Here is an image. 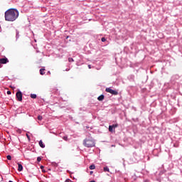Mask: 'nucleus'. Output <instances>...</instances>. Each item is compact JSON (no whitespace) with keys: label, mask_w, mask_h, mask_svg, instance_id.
Wrapping results in <instances>:
<instances>
[{"label":"nucleus","mask_w":182,"mask_h":182,"mask_svg":"<svg viewBox=\"0 0 182 182\" xmlns=\"http://www.w3.org/2000/svg\"><path fill=\"white\" fill-rule=\"evenodd\" d=\"M5 19L8 22H14L19 18V11L16 9H9L4 14Z\"/></svg>","instance_id":"obj_1"},{"label":"nucleus","mask_w":182,"mask_h":182,"mask_svg":"<svg viewBox=\"0 0 182 182\" xmlns=\"http://www.w3.org/2000/svg\"><path fill=\"white\" fill-rule=\"evenodd\" d=\"M83 145L85 146V147L92 148V147H95V146L96 145V143H95L94 139H85L83 141Z\"/></svg>","instance_id":"obj_2"},{"label":"nucleus","mask_w":182,"mask_h":182,"mask_svg":"<svg viewBox=\"0 0 182 182\" xmlns=\"http://www.w3.org/2000/svg\"><path fill=\"white\" fill-rule=\"evenodd\" d=\"M16 97L18 102H22V92H21V90L16 92Z\"/></svg>","instance_id":"obj_3"},{"label":"nucleus","mask_w":182,"mask_h":182,"mask_svg":"<svg viewBox=\"0 0 182 182\" xmlns=\"http://www.w3.org/2000/svg\"><path fill=\"white\" fill-rule=\"evenodd\" d=\"M8 62H9V60L6 58H0V64L5 65L8 63Z\"/></svg>","instance_id":"obj_4"},{"label":"nucleus","mask_w":182,"mask_h":182,"mask_svg":"<svg viewBox=\"0 0 182 182\" xmlns=\"http://www.w3.org/2000/svg\"><path fill=\"white\" fill-rule=\"evenodd\" d=\"M18 164V171H23V166H22V164L21 163H17Z\"/></svg>","instance_id":"obj_5"},{"label":"nucleus","mask_w":182,"mask_h":182,"mask_svg":"<svg viewBox=\"0 0 182 182\" xmlns=\"http://www.w3.org/2000/svg\"><path fill=\"white\" fill-rule=\"evenodd\" d=\"M38 144L41 149H45V144H43V141L42 140H40L38 142Z\"/></svg>","instance_id":"obj_6"},{"label":"nucleus","mask_w":182,"mask_h":182,"mask_svg":"<svg viewBox=\"0 0 182 182\" xmlns=\"http://www.w3.org/2000/svg\"><path fill=\"white\" fill-rule=\"evenodd\" d=\"M104 99H105L104 95H101L97 97V100H99V102H102V100H103Z\"/></svg>","instance_id":"obj_7"},{"label":"nucleus","mask_w":182,"mask_h":182,"mask_svg":"<svg viewBox=\"0 0 182 182\" xmlns=\"http://www.w3.org/2000/svg\"><path fill=\"white\" fill-rule=\"evenodd\" d=\"M111 95H114V96H117V95H119V92H117V90H112Z\"/></svg>","instance_id":"obj_8"},{"label":"nucleus","mask_w":182,"mask_h":182,"mask_svg":"<svg viewBox=\"0 0 182 182\" xmlns=\"http://www.w3.org/2000/svg\"><path fill=\"white\" fill-rule=\"evenodd\" d=\"M19 39V31L18 30L16 31V40L18 41Z\"/></svg>","instance_id":"obj_9"},{"label":"nucleus","mask_w":182,"mask_h":182,"mask_svg":"<svg viewBox=\"0 0 182 182\" xmlns=\"http://www.w3.org/2000/svg\"><path fill=\"white\" fill-rule=\"evenodd\" d=\"M112 90H113L112 88L107 87V88H106L105 92H107V93H111L112 94Z\"/></svg>","instance_id":"obj_10"},{"label":"nucleus","mask_w":182,"mask_h":182,"mask_svg":"<svg viewBox=\"0 0 182 182\" xmlns=\"http://www.w3.org/2000/svg\"><path fill=\"white\" fill-rule=\"evenodd\" d=\"M40 75H45V68H41L40 69Z\"/></svg>","instance_id":"obj_11"},{"label":"nucleus","mask_w":182,"mask_h":182,"mask_svg":"<svg viewBox=\"0 0 182 182\" xmlns=\"http://www.w3.org/2000/svg\"><path fill=\"white\" fill-rule=\"evenodd\" d=\"M30 97H31V99H36L38 96L36 95V94H31Z\"/></svg>","instance_id":"obj_12"},{"label":"nucleus","mask_w":182,"mask_h":182,"mask_svg":"<svg viewBox=\"0 0 182 182\" xmlns=\"http://www.w3.org/2000/svg\"><path fill=\"white\" fill-rule=\"evenodd\" d=\"M113 126L112 125H109V132H110L111 133H113Z\"/></svg>","instance_id":"obj_13"},{"label":"nucleus","mask_w":182,"mask_h":182,"mask_svg":"<svg viewBox=\"0 0 182 182\" xmlns=\"http://www.w3.org/2000/svg\"><path fill=\"white\" fill-rule=\"evenodd\" d=\"M89 168L90 170H95V168H96V166H95V164H92L90 166Z\"/></svg>","instance_id":"obj_14"},{"label":"nucleus","mask_w":182,"mask_h":182,"mask_svg":"<svg viewBox=\"0 0 182 182\" xmlns=\"http://www.w3.org/2000/svg\"><path fill=\"white\" fill-rule=\"evenodd\" d=\"M104 171H107L108 173H109V171H110V170L109 169V167H107V166H105V167H104Z\"/></svg>","instance_id":"obj_15"},{"label":"nucleus","mask_w":182,"mask_h":182,"mask_svg":"<svg viewBox=\"0 0 182 182\" xmlns=\"http://www.w3.org/2000/svg\"><path fill=\"white\" fill-rule=\"evenodd\" d=\"M129 80H134V75H129Z\"/></svg>","instance_id":"obj_16"},{"label":"nucleus","mask_w":182,"mask_h":182,"mask_svg":"<svg viewBox=\"0 0 182 182\" xmlns=\"http://www.w3.org/2000/svg\"><path fill=\"white\" fill-rule=\"evenodd\" d=\"M41 160H42V157H41V156H38V157H37V161H38V163L41 162Z\"/></svg>","instance_id":"obj_17"},{"label":"nucleus","mask_w":182,"mask_h":182,"mask_svg":"<svg viewBox=\"0 0 182 182\" xmlns=\"http://www.w3.org/2000/svg\"><path fill=\"white\" fill-rule=\"evenodd\" d=\"M6 159L7 160H12V156H11V155H7Z\"/></svg>","instance_id":"obj_18"},{"label":"nucleus","mask_w":182,"mask_h":182,"mask_svg":"<svg viewBox=\"0 0 182 182\" xmlns=\"http://www.w3.org/2000/svg\"><path fill=\"white\" fill-rule=\"evenodd\" d=\"M68 62H75V60L72 58H68Z\"/></svg>","instance_id":"obj_19"},{"label":"nucleus","mask_w":182,"mask_h":182,"mask_svg":"<svg viewBox=\"0 0 182 182\" xmlns=\"http://www.w3.org/2000/svg\"><path fill=\"white\" fill-rule=\"evenodd\" d=\"M101 41H102V42H106V38L102 37V38H101Z\"/></svg>","instance_id":"obj_20"},{"label":"nucleus","mask_w":182,"mask_h":182,"mask_svg":"<svg viewBox=\"0 0 182 182\" xmlns=\"http://www.w3.org/2000/svg\"><path fill=\"white\" fill-rule=\"evenodd\" d=\"M43 117L41 115L38 116V120H42Z\"/></svg>","instance_id":"obj_21"},{"label":"nucleus","mask_w":182,"mask_h":182,"mask_svg":"<svg viewBox=\"0 0 182 182\" xmlns=\"http://www.w3.org/2000/svg\"><path fill=\"white\" fill-rule=\"evenodd\" d=\"M26 137L28 141H31V136H29V134H26Z\"/></svg>","instance_id":"obj_22"},{"label":"nucleus","mask_w":182,"mask_h":182,"mask_svg":"<svg viewBox=\"0 0 182 182\" xmlns=\"http://www.w3.org/2000/svg\"><path fill=\"white\" fill-rule=\"evenodd\" d=\"M65 182H72V180L68 178V179H66V180L65 181Z\"/></svg>","instance_id":"obj_23"},{"label":"nucleus","mask_w":182,"mask_h":182,"mask_svg":"<svg viewBox=\"0 0 182 182\" xmlns=\"http://www.w3.org/2000/svg\"><path fill=\"white\" fill-rule=\"evenodd\" d=\"M112 126H113L114 129H116V127H117L118 124H113Z\"/></svg>","instance_id":"obj_24"},{"label":"nucleus","mask_w":182,"mask_h":182,"mask_svg":"<svg viewBox=\"0 0 182 182\" xmlns=\"http://www.w3.org/2000/svg\"><path fill=\"white\" fill-rule=\"evenodd\" d=\"M11 94H12V92L11 91H9V90L7 91V95H11Z\"/></svg>","instance_id":"obj_25"},{"label":"nucleus","mask_w":182,"mask_h":182,"mask_svg":"<svg viewBox=\"0 0 182 182\" xmlns=\"http://www.w3.org/2000/svg\"><path fill=\"white\" fill-rule=\"evenodd\" d=\"M70 70V69H69V68L65 69V72H69Z\"/></svg>","instance_id":"obj_26"},{"label":"nucleus","mask_w":182,"mask_h":182,"mask_svg":"<svg viewBox=\"0 0 182 182\" xmlns=\"http://www.w3.org/2000/svg\"><path fill=\"white\" fill-rule=\"evenodd\" d=\"M88 68H89V69H92V65H88Z\"/></svg>","instance_id":"obj_27"},{"label":"nucleus","mask_w":182,"mask_h":182,"mask_svg":"<svg viewBox=\"0 0 182 182\" xmlns=\"http://www.w3.org/2000/svg\"><path fill=\"white\" fill-rule=\"evenodd\" d=\"M68 139V137L65 136L64 137V140H66Z\"/></svg>","instance_id":"obj_28"},{"label":"nucleus","mask_w":182,"mask_h":182,"mask_svg":"<svg viewBox=\"0 0 182 182\" xmlns=\"http://www.w3.org/2000/svg\"><path fill=\"white\" fill-rule=\"evenodd\" d=\"M144 182H149V180H145Z\"/></svg>","instance_id":"obj_29"},{"label":"nucleus","mask_w":182,"mask_h":182,"mask_svg":"<svg viewBox=\"0 0 182 182\" xmlns=\"http://www.w3.org/2000/svg\"><path fill=\"white\" fill-rule=\"evenodd\" d=\"M41 168H43V166H41Z\"/></svg>","instance_id":"obj_30"},{"label":"nucleus","mask_w":182,"mask_h":182,"mask_svg":"<svg viewBox=\"0 0 182 182\" xmlns=\"http://www.w3.org/2000/svg\"><path fill=\"white\" fill-rule=\"evenodd\" d=\"M93 173V171H90V174H92Z\"/></svg>","instance_id":"obj_31"},{"label":"nucleus","mask_w":182,"mask_h":182,"mask_svg":"<svg viewBox=\"0 0 182 182\" xmlns=\"http://www.w3.org/2000/svg\"><path fill=\"white\" fill-rule=\"evenodd\" d=\"M48 73L50 74V71H48Z\"/></svg>","instance_id":"obj_32"},{"label":"nucleus","mask_w":182,"mask_h":182,"mask_svg":"<svg viewBox=\"0 0 182 182\" xmlns=\"http://www.w3.org/2000/svg\"><path fill=\"white\" fill-rule=\"evenodd\" d=\"M9 182H14V181H9Z\"/></svg>","instance_id":"obj_33"}]
</instances>
